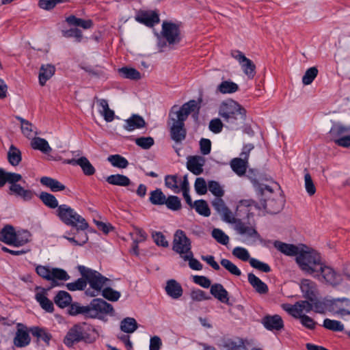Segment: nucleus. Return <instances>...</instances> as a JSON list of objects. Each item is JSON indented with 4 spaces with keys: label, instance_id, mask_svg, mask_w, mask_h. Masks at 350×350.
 <instances>
[{
    "label": "nucleus",
    "instance_id": "26",
    "mask_svg": "<svg viewBox=\"0 0 350 350\" xmlns=\"http://www.w3.org/2000/svg\"><path fill=\"white\" fill-rule=\"evenodd\" d=\"M146 125L144 119L137 114L132 115L130 118L124 120V129L127 131H133L135 129L144 128Z\"/></svg>",
    "mask_w": 350,
    "mask_h": 350
},
{
    "label": "nucleus",
    "instance_id": "53",
    "mask_svg": "<svg viewBox=\"0 0 350 350\" xmlns=\"http://www.w3.org/2000/svg\"><path fill=\"white\" fill-rule=\"evenodd\" d=\"M232 254L237 258L238 259L242 261H249L252 258H250V254L248 250L242 247H236L233 249L232 252Z\"/></svg>",
    "mask_w": 350,
    "mask_h": 350
},
{
    "label": "nucleus",
    "instance_id": "62",
    "mask_svg": "<svg viewBox=\"0 0 350 350\" xmlns=\"http://www.w3.org/2000/svg\"><path fill=\"white\" fill-rule=\"evenodd\" d=\"M132 240L135 242H144L147 239V234L142 228L135 227L133 232L131 233Z\"/></svg>",
    "mask_w": 350,
    "mask_h": 350
},
{
    "label": "nucleus",
    "instance_id": "35",
    "mask_svg": "<svg viewBox=\"0 0 350 350\" xmlns=\"http://www.w3.org/2000/svg\"><path fill=\"white\" fill-rule=\"evenodd\" d=\"M40 183L49 188L53 192L63 191L65 189V186L59 181L48 176L42 177L40 178Z\"/></svg>",
    "mask_w": 350,
    "mask_h": 350
},
{
    "label": "nucleus",
    "instance_id": "2",
    "mask_svg": "<svg viewBox=\"0 0 350 350\" xmlns=\"http://www.w3.org/2000/svg\"><path fill=\"white\" fill-rule=\"evenodd\" d=\"M295 261L304 273L312 277L317 275L318 269L321 268L323 262L320 254L305 245L295 258Z\"/></svg>",
    "mask_w": 350,
    "mask_h": 350
},
{
    "label": "nucleus",
    "instance_id": "10",
    "mask_svg": "<svg viewBox=\"0 0 350 350\" xmlns=\"http://www.w3.org/2000/svg\"><path fill=\"white\" fill-rule=\"evenodd\" d=\"M321 268L318 269L317 275H314L313 278L319 282L329 284L331 286H336L342 281V276L332 267L326 265L323 262L321 265Z\"/></svg>",
    "mask_w": 350,
    "mask_h": 350
},
{
    "label": "nucleus",
    "instance_id": "38",
    "mask_svg": "<svg viewBox=\"0 0 350 350\" xmlns=\"http://www.w3.org/2000/svg\"><path fill=\"white\" fill-rule=\"evenodd\" d=\"M15 230L10 225L5 226L0 231V241L7 245H12Z\"/></svg>",
    "mask_w": 350,
    "mask_h": 350
},
{
    "label": "nucleus",
    "instance_id": "34",
    "mask_svg": "<svg viewBox=\"0 0 350 350\" xmlns=\"http://www.w3.org/2000/svg\"><path fill=\"white\" fill-rule=\"evenodd\" d=\"M31 146L33 149L40 150L44 154H48L52 150L48 142L41 137H33L31 141Z\"/></svg>",
    "mask_w": 350,
    "mask_h": 350
},
{
    "label": "nucleus",
    "instance_id": "48",
    "mask_svg": "<svg viewBox=\"0 0 350 350\" xmlns=\"http://www.w3.org/2000/svg\"><path fill=\"white\" fill-rule=\"evenodd\" d=\"M107 160L116 167L124 169L128 165V161L120 154H113L108 157Z\"/></svg>",
    "mask_w": 350,
    "mask_h": 350
},
{
    "label": "nucleus",
    "instance_id": "61",
    "mask_svg": "<svg viewBox=\"0 0 350 350\" xmlns=\"http://www.w3.org/2000/svg\"><path fill=\"white\" fill-rule=\"evenodd\" d=\"M164 204H165L169 209L172 211H177L181 207L180 199L175 196H170L167 198H165Z\"/></svg>",
    "mask_w": 350,
    "mask_h": 350
},
{
    "label": "nucleus",
    "instance_id": "41",
    "mask_svg": "<svg viewBox=\"0 0 350 350\" xmlns=\"http://www.w3.org/2000/svg\"><path fill=\"white\" fill-rule=\"evenodd\" d=\"M107 181L111 185L122 187L128 186L131 183L130 179L127 176L122 174L110 175L107 178Z\"/></svg>",
    "mask_w": 350,
    "mask_h": 350
},
{
    "label": "nucleus",
    "instance_id": "40",
    "mask_svg": "<svg viewBox=\"0 0 350 350\" xmlns=\"http://www.w3.org/2000/svg\"><path fill=\"white\" fill-rule=\"evenodd\" d=\"M118 73L124 79L139 80L142 78L141 73L136 69L131 67H122L118 69Z\"/></svg>",
    "mask_w": 350,
    "mask_h": 350
},
{
    "label": "nucleus",
    "instance_id": "47",
    "mask_svg": "<svg viewBox=\"0 0 350 350\" xmlns=\"http://www.w3.org/2000/svg\"><path fill=\"white\" fill-rule=\"evenodd\" d=\"M66 21L70 25L81 27L84 29L90 28L92 25L90 20H83L81 18H78L75 16H70L67 17Z\"/></svg>",
    "mask_w": 350,
    "mask_h": 350
},
{
    "label": "nucleus",
    "instance_id": "37",
    "mask_svg": "<svg viewBox=\"0 0 350 350\" xmlns=\"http://www.w3.org/2000/svg\"><path fill=\"white\" fill-rule=\"evenodd\" d=\"M120 327L123 332L132 334L137 330L138 325L134 318L126 317L121 321Z\"/></svg>",
    "mask_w": 350,
    "mask_h": 350
},
{
    "label": "nucleus",
    "instance_id": "27",
    "mask_svg": "<svg viewBox=\"0 0 350 350\" xmlns=\"http://www.w3.org/2000/svg\"><path fill=\"white\" fill-rule=\"evenodd\" d=\"M173 121L171 126V137L176 142H181L185 139L186 135V131L184 129V123L176 120H172Z\"/></svg>",
    "mask_w": 350,
    "mask_h": 350
},
{
    "label": "nucleus",
    "instance_id": "20",
    "mask_svg": "<svg viewBox=\"0 0 350 350\" xmlns=\"http://www.w3.org/2000/svg\"><path fill=\"white\" fill-rule=\"evenodd\" d=\"M262 323L269 331H279L284 327L283 320L278 314L265 316L262 319Z\"/></svg>",
    "mask_w": 350,
    "mask_h": 350
},
{
    "label": "nucleus",
    "instance_id": "57",
    "mask_svg": "<svg viewBox=\"0 0 350 350\" xmlns=\"http://www.w3.org/2000/svg\"><path fill=\"white\" fill-rule=\"evenodd\" d=\"M88 306H83L78 303H74L70 305L68 309V313L72 316H75L79 314H83L88 317Z\"/></svg>",
    "mask_w": 350,
    "mask_h": 350
},
{
    "label": "nucleus",
    "instance_id": "13",
    "mask_svg": "<svg viewBox=\"0 0 350 350\" xmlns=\"http://www.w3.org/2000/svg\"><path fill=\"white\" fill-rule=\"evenodd\" d=\"M196 109H198V103L196 100H191L185 103L180 108L174 106L172 108L170 116L171 120H176L184 123L188 116Z\"/></svg>",
    "mask_w": 350,
    "mask_h": 350
},
{
    "label": "nucleus",
    "instance_id": "58",
    "mask_svg": "<svg viewBox=\"0 0 350 350\" xmlns=\"http://www.w3.org/2000/svg\"><path fill=\"white\" fill-rule=\"evenodd\" d=\"M318 70L316 67H311L308 69L302 77V82L304 85H308L312 83L317 77Z\"/></svg>",
    "mask_w": 350,
    "mask_h": 350
},
{
    "label": "nucleus",
    "instance_id": "21",
    "mask_svg": "<svg viewBox=\"0 0 350 350\" xmlns=\"http://www.w3.org/2000/svg\"><path fill=\"white\" fill-rule=\"evenodd\" d=\"M135 20L146 26L152 27L159 21V15L154 11H140L135 16Z\"/></svg>",
    "mask_w": 350,
    "mask_h": 350
},
{
    "label": "nucleus",
    "instance_id": "7",
    "mask_svg": "<svg viewBox=\"0 0 350 350\" xmlns=\"http://www.w3.org/2000/svg\"><path fill=\"white\" fill-rule=\"evenodd\" d=\"M165 184L174 193H178L183 191L186 202L189 206H192V200L189 194V181L187 175L183 177L176 175L167 176L165 178Z\"/></svg>",
    "mask_w": 350,
    "mask_h": 350
},
{
    "label": "nucleus",
    "instance_id": "55",
    "mask_svg": "<svg viewBox=\"0 0 350 350\" xmlns=\"http://www.w3.org/2000/svg\"><path fill=\"white\" fill-rule=\"evenodd\" d=\"M323 326L329 330L338 332L344 329V326L340 321L325 319L323 321Z\"/></svg>",
    "mask_w": 350,
    "mask_h": 350
},
{
    "label": "nucleus",
    "instance_id": "46",
    "mask_svg": "<svg viewBox=\"0 0 350 350\" xmlns=\"http://www.w3.org/2000/svg\"><path fill=\"white\" fill-rule=\"evenodd\" d=\"M86 176H92L96 172V169L85 157L79 158L78 165Z\"/></svg>",
    "mask_w": 350,
    "mask_h": 350
},
{
    "label": "nucleus",
    "instance_id": "28",
    "mask_svg": "<svg viewBox=\"0 0 350 350\" xmlns=\"http://www.w3.org/2000/svg\"><path fill=\"white\" fill-rule=\"evenodd\" d=\"M165 289L167 295L172 299H178L183 295V288L175 280H169Z\"/></svg>",
    "mask_w": 350,
    "mask_h": 350
},
{
    "label": "nucleus",
    "instance_id": "51",
    "mask_svg": "<svg viewBox=\"0 0 350 350\" xmlns=\"http://www.w3.org/2000/svg\"><path fill=\"white\" fill-rule=\"evenodd\" d=\"M165 196L160 189H156L150 192V201L152 204L162 205L165 202Z\"/></svg>",
    "mask_w": 350,
    "mask_h": 350
},
{
    "label": "nucleus",
    "instance_id": "1",
    "mask_svg": "<svg viewBox=\"0 0 350 350\" xmlns=\"http://www.w3.org/2000/svg\"><path fill=\"white\" fill-rule=\"evenodd\" d=\"M98 337V333L93 326L81 323L74 325L68 329L64 342L67 347H71L80 342L92 344Z\"/></svg>",
    "mask_w": 350,
    "mask_h": 350
},
{
    "label": "nucleus",
    "instance_id": "18",
    "mask_svg": "<svg viewBox=\"0 0 350 350\" xmlns=\"http://www.w3.org/2000/svg\"><path fill=\"white\" fill-rule=\"evenodd\" d=\"M273 246L279 252H280L281 253L286 256L297 257L304 245H293L290 243H286L280 241H275L273 243Z\"/></svg>",
    "mask_w": 350,
    "mask_h": 350
},
{
    "label": "nucleus",
    "instance_id": "63",
    "mask_svg": "<svg viewBox=\"0 0 350 350\" xmlns=\"http://www.w3.org/2000/svg\"><path fill=\"white\" fill-rule=\"evenodd\" d=\"M135 144L143 149H149L154 144V139L151 137H138L135 140Z\"/></svg>",
    "mask_w": 350,
    "mask_h": 350
},
{
    "label": "nucleus",
    "instance_id": "39",
    "mask_svg": "<svg viewBox=\"0 0 350 350\" xmlns=\"http://www.w3.org/2000/svg\"><path fill=\"white\" fill-rule=\"evenodd\" d=\"M17 118L21 122V129L24 136L29 139L33 138V135L37 134L36 127L23 118L18 117Z\"/></svg>",
    "mask_w": 350,
    "mask_h": 350
},
{
    "label": "nucleus",
    "instance_id": "29",
    "mask_svg": "<svg viewBox=\"0 0 350 350\" xmlns=\"http://www.w3.org/2000/svg\"><path fill=\"white\" fill-rule=\"evenodd\" d=\"M247 280L250 285L258 293L265 294L268 292L267 285L254 273H248Z\"/></svg>",
    "mask_w": 350,
    "mask_h": 350
},
{
    "label": "nucleus",
    "instance_id": "12",
    "mask_svg": "<svg viewBox=\"0 0 350 350\" xmlns=\"http://www.w3.org/2000/svg\"><path fill=\"white\" fill-rule=\"evenodd\" d=\"M253 148L254 146L251 144L244 146L240 154L241 158H235L231 161L230 166L237 175L242 176L245 173L250 152Z\"/></svg>",
    "mask_w": 350,
    "mask_h": 350
},
{
    "label": "nucleus",
    "instance_id": "4",
    "mask_svg": "<svg viewBox=\"0 0 350 350\" xmlns=\"http://www.w3.org/2000/svg\"><path fill=\"white\" fill-rule=\"evenodd\" d=\"M218 113L224 121L228 124V126L234 129L237 126V120L244 119L245 111L235 100L228 99L220 104Z\"/></svg>",
    "mask_w": 350,
    "mask_h": 350
},
{
    "label": "nucleus",
    "instance_id": "36",
    "mask_svg": "<svg viewBox=\"0 0 350 350\" xmlns=\"http://www.w3.org/2000/svg\"><path fill=\"white\" fill-rule=\"evenodd\" d=\"M70 279L68 273L63 269L52 267L49 280L53 284H56L58 281H66Z\"/></svg>",
    "mask_w": 350,
    "mask_h": 350
},
{
    "label": "nucleus",
    "instance_id": "64",
    "mask_svg": "<svg viewBox=\"0 0 350 350\" xmlns=\"http://www.w3.org/2000/svg\"><path fill=\"white\" fill-rule=\"evenodd\" d=\"M212 236L217 242L222 245H227L229 241V237L221 230L215 228L212 231Z\"/></svg>",
    "mask_w": 350,
    "mask_h": 350
},
{
    "label": "nucleus",
    "instance_id": "59",
    "mask_svg": "<svg viewBox=\"0 0 350 350\" xmlns=\"http://www.w3.org/2000/svg\"><path fill=\"white\" fill-rule=\"evenodd\" d=\"M250 265L254 269L264 273H269L271 271L270 266L256 258H252L250 260Z\"/></svg>",
    "mask_w": 350,
    "mask_h": 350
},
{
    "label": "nucleus",
    "instance_id": "30",
    "mask_svg": "<svg viewBox=\"0 0 350 350\" xmlns=\"http://www.w3.org/2000/svg\"><path fill=\"white\" fill-rule=\"evenodd\" d=\"M55 68L51 64L42 65L39 72V83L40 85L44 86L46 81L49 80L55 74Z\"/></svg>",
    "mask_w": 350,
    "mask_h": 350
},
{
    "label": "nucleus",
    "instance_id": "32",
    "mask_svg": "<svg viewBox=\"0 0 350 350\" xmlns=\"http://www.w3.org/2000/svg\"><path fill=\"white\" fill-rule=\"evenodd\" d=\"M31 233L25 230H15L14 237L13 239L12 243L13 246L21 247L23 246L31 241Z\"/></svg>",
    "mask_w": 350,
    "mask_h": 350
},
{
    "label": "nucleus",
    "instance_id": "60",
    "mask_svg": "<svg viewBox=\"0 0 350 350\" xmlns=\"http://www.w3.org/2000/svg\"><path fill=\"white\" fill-rule=\"evenodd\" d=\"M87 286V282L85 279L79 278L75 282H69L66 284V288L71 291H81L83 290Z\"/></svg>",
    "mask_w": 350,
    "mask_h": 350
},
{
    "label": "nucleus",
    "instance_id": "17",
    "mask_svg": "<svg viewBox=\"0 0 350 350\" xmlns=\"http://www.w3.org/2000/svg\"><path fill=\"white\" fill-rule=\"evenodd\" d=\"M235 230L243 237V242L246 244H252L259 238V234L255 228L245 223L238 222L235 226Z\"/></svg>",
    "mask_w": 350,
    "mask_h": 350
},
{
    "label": "nucleus",
    "instance_id": "3",
    "mask_svg": "<svg viewBox=\"0 0 350 350\" xmlns=\"http://www.w3.org/2000/svg\"><path fill=\"white\" fill-rule=\"evenodd\" d=\"M77 269L81 275L90 285V288L85 291V294L88 296H98L110 282L108 278L101 275L99 272L83 265H79Z\"/></svg>",
    "mask_w": 350,
    "mask_h": 350
},
{
    "label": "nucleus",
    "instance_id": "31",
    "mask_svg": "<svg viewBox=\"0 0 350 350\" xmlns=\"http://www.w3.org/2000/svg\"><path fill=\"white\" fill-rule=\"evenodd\" d=\"M204 160L202 157L196 156L190 157L187 161L188 170L196 175H198L202 172V167Z\"/></svg>",
    "mask_w": 350,
    "mask_h": 350
},
{
    "label": "nucleus",
    "instance_id": "23",
    "mask_svg": "<svg viewBox=\"0 0 350 350\" xmlns=\"http://www.w3.org/2000/svg\"><path fill=\"white\" fill-rule=\"evenodd\" d=\"M96 105L98 113L103 117L106 122H111L114 120L115 113L109 108L107 100L103 98L96 99Z\"/></svg>",
    "mask_w": 350,
    "mask_h": 350
},
{
    "label": "nucleus",
    "instance_id": "33",
    "mask_svg": "<svg viewBox=\"0 0 350 350\" xmlns=\"http://www.w3.org/2000/svg\"><path fill=\"white\" fill-rule=\"evenodd\" d=\"M211 293L221 302L227 303L229 300L228 293L220 284H215L211 286Z\"/></svg>",
    "mask_w": 350,
    "mask_h": 350
},
{
    "label": "nucleus",
    "instance_id": "5",
    "mask_svg": "<svg viewBox=\"0 0 350 350\" xmlns=\"http://www.w3.org/2000/svg\"><path fill=\"white\" fill-rule=\"evenodd\" d=\"M57 215L64 224L76 227L77 230H85L88 227L85 219L66 204L58 206Z\"/></svg>",
    "mask_w": 350,
    "mask_h": 350
},
{
    "label": "nucleus",
    "instance_id": "15",
    "mask_svg": "<svg viewBox=\"0 0 350 350\" xmlns=\"http://www.w3.org/2000/svg\"><path fill=\"white\" fill-rule=\"evenodd\" d=\"M282 307L289 314L297 319L306 315V313L312 310V305L308 301H299L294 305L286 304H283Z\"/></svg>",
    "mask_w": 350,
    "mask_h": 350
},
{
    "label": "nucleus",
    "instance_id": "54",
    "mask_svg": "<svg viewBox=\"0 0 350 350\" xmlns=\"http://www.w3.org/2000/svg\"><path fill=\"white\" fill-rule=\"evenodd\" d=\"M221 265L231 274L236 276H240L241 275V270L237 267V266L235 264L232 262L230 260L224 258L221 260Z\"/></svg>",
    "mask_w": 350,
    "mask_h": 350
},
{
    "label": "nucleus",
    "instance_id": "14",
    "mask_svg": "<svg viewBox=\"0 0 350 350\" xmlns=\"http://www.w3.org/2000/svg\"><path fill=\"white\" fill-rule=\"evenodd\" d=\"M161 36L165 40H166L169 44H178L181 40L180 31L178 26L171 22L163 23Z\"/></svg>",
    "mask_w": 350,
    "mask_h": 350
},
{
    "label": "nucleus",
    "instance_id": "43",
    "mask_svg": "<svg viewBox=\"0 0 350 350\" xmlns=\"http://www.w3.org/2000/svg\"><path fill=\"white\" fill-rule=\"evenodd\" d=\"M217 90L223 94H232L239 90V85L231 81H224L217 86Z\"/></svg>",
    "mask_w": 350,
    "mask_h": 350
},
{
    "label": "nucleus",
    "instance_id": "49",
    "mask_svg": "<svg viewBox=\"0 0 350 350\" xmlns=\"http://www.w3.org/2000/svg\"><path fill=\"white\" fill-rule=\"evenodd\" d=\"M39 197L44 205L51 208H55L59 206L57 200L51 193L41 192Z\"/></svg>",
    "mask_w": 350,
    "mask_h": 350
},
{
    "label": "nucleus",
    "instance_id": "16",
    "mask_svg": "<svg viewBox=\"0 0 350 350\" xmlns=\"http://www.w3.org/2000/svg\"><path fill=\"white\" fill-rule=\"evenodd\" d=\"M231 55L239 62L243 72L248 79H253L256 74V66L253 62L247 58L240 51H232Z\"/></svg>",
    "mask_w": 350,
    "mask_h": 350
},
{
    "label": "nucleus",
    "instance_id": "50",
    "mask_svg": "<svg viewBox=\"0 0 350 350\" xmlns=\"http://www.w3.org/2000/svg\"><path fill=\"white\" fill-rule=\"evenodd\" d=\"M196 212L200 215L208 217L211 215V211L206 201L203 200H196L193 204Z\"/></svg>",
    "mask_w": 350,
    "mask_h": 350
},
{
    "label": "nucleus",
    "instance_id": "42",
    "mask_svg": "<svg viewBox=\"0 0 350 350\" xmlns=\"http://www.w3.org/2000/svg\"><path fill=\"white\" fill-rule=\"evenodd\" d=\"M54 301L59 307L64 308L71 304L72 297L68 292L60 291L55 297Z\"/></svg>",
    "mask_w": 350,
    "mask_h": 350
},
{
    "label": "nucleus",
    "instance_id": "9",
    "mask_svg": "<svg viewBox=\"0 0 350 350\" xmlns=\"http://www.w3.org/2000/svg\"><path fill=\"white\" fill-rule=\"evenodd\" d=\"M23 179L20 174L15 173L11 176L9 183L8 193L16 198L21 199L23 201L29 202L34 197L33 190L21 186L18 183Z\"/></svg>",
    "mask_w": 350,
    "mask_h": 350
},
{
    "label": "nucleus",
    "instance_id": "56",
    "mask_svg": "<svg viewBox=\"0 0 350 350\" xmlns=\"http://www.w3.org/2000/svg\"><path fill=\"white\" fill-rule=\"evenodd\" d=\"M225 350H241L245 349L244 342L241 339L228 340L224 344Z\"/></svg>",
    "mask_w": 350,
    "mask_h": 350
},
{
    "label": "nucleus",
    "instance_id": "25",
    "mask_svg": "<svg viewBox=\"0 0 350 350\" xmlns=\"http://www.w3.org/2000/svg\"><path fill=\"white\" fill-rule=\"evenodd\" d=\"M312 305V310L315 312L324 314L326 312H331V308L332 306V299L324 297L321 299L313 298L311 301Z\"/></svg>",
    "mask_w": 350,
    "mask_h": 350
},
{
    "label": "nucleus",
    "instance_id": "22",
    "mask_svg": "<svg viewBox=\"0 0 350 350\" xmlns=\"http://www.w3.org/2000/svg\"><path fill=\"white\" fill-rule=\"evenodd\" d=\"M30 336L25 326L18 324L17 331L16 332L14 344L17 347H24L30 343Z\"/></svg>",
    "mask_w": 350,
    "mask_h": 350
},
{
    "label": "nucleus",
    "instance_id": "11",
    "mask_svg": "<svg viewBox=\"0 0 350 350\" xmlns=\"http://www.w3.org/2000/svg\"><path fill=\"white\" fill-rule=\"evenodd\" d=\"M173 250L179 254L182 258H187L191 256L190 240L181 230H178L174 234Z\"/></svg>",
    "mask_w": 350,
    "mask_h": 350
},
{
    "label": "nucleus",
    "instance_id": "52",
    "mask_svg": "<svg viewBox=\"0 0 350 350\" xmlns=\"http://www.w3.org/2000/svg\"><path fill=\"white\" fill-rule=\"evenodd\" d=\"M101 294L105 299L111 301H118L121 296L119 291H115L107 286L102 290Z\"/></svg>",
    "mask_w": 350,
    "mask_h": 350
},
{
    "label": "nucleus",
    "instance_id": "8",
    "mask_svg": "<svg viewBox=\"0 0 350 350\" xmlns=\"http://www.w3.org/2000/svg\"><path fill=\"white\" fill-rule=\"evenodd\" d=\"M88 317L106 320L107 315L113 316L114 310L111 304L102 299H93L88 306Z\"/></svg>",
    "mask_w": 350,
    "mask_h": 350
},
{
    "label": "nucleus",
    "instance_id": "44",
    "mask_svg": "<svg viewBox=\"0 0 350 350\" xmlns=\"http://www.w3.org/2000/svg\"><path fill=\"white\" fill-rule=\"evenodd\" d=\"M8 159L9 163L13 165L16 166L21 161V152L16 147L12 145L8 152Z\"/></svg>",
    "mask_w": 350,
    "mask_h": 350
},
{
    "label": "nucleus",
    "instance_id": "6",
    "mask_svg": "<svg viewBox=\"0 0 350 350\" xmlns=\"http://www.w3.org/2000/svg\"><path fill=\"white\" fill-rule=\"evenodd\" d=\"M328 137L336 145L342 148L350 146V124L334 122L328 133Z\"/></svg>",
    "mask_w": 350,
    "mask_h": 350
},
{
    "label": "nucleus",
    "instance_id": "24",
    "mask_svg": "<svg viewBox=\"0 0 350 350\" xmlns=\"http://www.w3.org/2000/svg\"><path fill=\"white\" fill-rule=\"evenodd\" d=\"M300 289L304 296L312 301L317 294V284L314 282L309 279H303L299 284Z\"/></svg>",
    "mask_w": 350,
    "mask_h": 350
},
{
    "label": "nucleus",
    "instance_id": "19",
    "mask_svg": "<svg viewBox=\"0 0 350 350\" xmlns=\"http://www.w3.org/2000/svg\"><path fill=\"white\" fill-rule=\"evenodd\" d=\"M331 312L340 317L350 314V300L347 298L332 299Z\"/></svg>",
    "mask_w": 350,
    "mask_h": 350
},
{
    "label": "nucleus",
    "instance_id": "45",
    "mask_svg": "<svg viewBox=\"0 0 350 350\" xmlns=\"http://www.w3.org/2000/svg\"><path fill=\"white\" fill-rule=\"evenodd\" d=\"M31 334L36 337L38 340H42L49 345L51 339V334L44 328L35 327L31 329Z\"/></svg>",
    "mask_w": 350,
    "mask_h": 350
}]
</instances>
